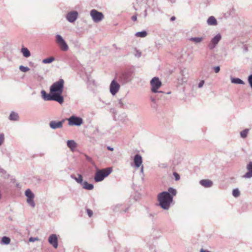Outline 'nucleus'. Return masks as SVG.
Segmentation results:
<instances>
[{"mask_svg":"<svg viewBox=\"0 0 252 252\" xmlns=\"http://www.w3.org/2000/svg\"><path fill=\"white\" fill-rule=\"evenodd\" d=\"M177 190L170 187L167 191H162L158 195V200L159 206L163 209L168 210L173 201V197L177 194Z\"/></svg>","mask_w":252,"mask_h":252,"instance_id":"obj_1","label":"nucleus"},{"mask_svg":"<svg viewBox=\"0 0 252 252\" xmlns=\"http://www.w3.org/2000/svg\"><path fill=\"white\" fill-rule=\"evenodd\" d=\"M64 80L63 79L54 83L50 88V92L56 98V101L60 104L63 102L64 99L62 95L63 90Z\"/></svg>","mask_w":252,"mask_h":252,"instance_id":"obj_2","label":"nucleus"},{"mask_svg":"<svg viewBox=\"0 0 252 252\" xmlns=\"http://www.w3.org/2000/svg\"><path fill=\"white\" fill-rule=\"evenodd\" d=\"M112 172V167H108L102 169H97L94 177V180L96 182L103 181Z\"/></svg>","mask_w":252,"mask_h":252,"instance_id":"obj_3","label":"nucleus"},{"mask_svg":"<svg viewBox=\"0 0 252 252\" xmlns=\"http://www.w3.org/2000/svg\"><path fill=\"white\" fill-rule=\"evenodd\" d=\"M150 85L151 87V90L154 93H163L162 91H158V89L162 85L161 82L158 77H154L150 81Z\"/></svg>","mask_w":252,"mask_h":252,"instance_id":"obj_4","label":"nucleus"},{"mask_svg":"<svg viewBox=\"0 0 252 252\" xmlns=\"http://www.w3.org/2000/svg\"><path fill=\"white\" fill-rule=\"evenodd\" d=\"M56 41L62 51H66L68 50L67 44L61 35L57 34L56 35Z\"/></svg>","mask_w":252,"mask_h":252,"instance_id":"obj_5","label":"nucleus"},{"mask_svg":"<svg viewBox=\"0 0 252 252\" xmlns=\"http://www.w3.org/2000/svg\"><path fill=\"white\" fill-rule=\"evenodd\" d=\"M25 195L27 197V202L32 207L34 208L35 206V204L33 200V198H34V194L32 191V190L28 189L25 191Z\"/></svg>","mask_w":252,"mask_h":252,"instance_id":"obj_6","label":"nucleus"},{"mask_svg":"<svg viewBox=\"0 0 252 252\" xmlns=\"http://www.w3.org/2000/svg\"><path fill=\"white\" fill-rule=\"evenodd\" d=\"M91 16L93 21L96 23L101 21L104 18L102 13L97 11L95 9H93L90 12Z\"/></svg>","mask_w":252,"mask_h":252,"instance_id":"obj_7","label":"nucleus"},{"mask_svg":"<svg viewBox=\"0 0 252 252\" xmlns=\"http://www.w3.org/2000/svg\"><path fill=\"white\" fill-rule=\"evenodd\" d=\"M68 120L69 126H80L83 124V119L75 116H71Z\"/></svg>","mask_w":252,"mask_h":252,"instance_id":"obj_8","label":"nucleus"},{"mask_svg":"<svg viewBox=\"0 0 252 252\" xmlns=\"http://www.w3.org/2000/svg\"><path fill=\"white\" fill-rule=\"evenodd\" d=\"M221 39V35L220 33L217 34L212 38L209 43L208 47L210 50L214 49Z\"/></svg>","mask_w":252,"mask_h":252,"instance_id":"obj_9","label":"nucleus"},{"mask_svg":"<svg viewBox=\"0 0 252 252\" xmlns=\"http://www.w3.org/2000/svg\"><path fill=\"white\" fill-rule=\"evenodd\" d=\"M120 88L119 84L115 80L112 81L110 85V92L112 95H115L119 91Z\"/></svg>","mask_w":252,"mask_h":252,"instance_id":"obj_10","label":"nucleus"},{"mask_svg":"<svg viewBox=\"0 0 252 252\" xmlns=\"http://www.w3.org/2000/svg\"><path fill=\"white\" fill-rule=\"evenodd\" d=\"M119 81L123 84H126L131 80V75L129 73H123L119 77Z\"/></svg>","mask_w":252,"mask_h":252,"instance_id":"obj_11","label":"nucleus"},{"mask_svg":"<svg viewBox=\"0 0 252 252\" xmlns=\"http://www.w3.org/2000/svg\"><path fill=\"white\" fill-rule=\"evenodd\" d=\"M41 96L43 99L45 101H51L53 100L56 101V98L54 95L50 92L49 94H47L45 91L42 90L41 91Z\"/></svg>","mask_w":252,"mask_h":252,"instance_id":"obj_12","label":"nucleus"},{"mask_svg":"<svg viewBox=\"0 0 252 252\" xmlns=\"http://www.w3.org/2000/svg\"><path fill=\"white\" fill-rule=\"evenodd\" d=\"M78 12L76 11H72L66 15V19L70 23L74 22L77 18Z\"/></svg>","mask_w":252,"mask_h":252,"instance_id":"obj_13","label":"nucleus"},{"mask_svg":"<svg viewBox=\"0 0 252 252\" xmlns=\"http://www.w3.org/2000/svg\"><path fill=\"white\" fill-rule=\"evenodd\" d=\"M48 242L53 246V247L57 249L58 247V237L56 234H51L48 238Z\"/></svg>","mask_w":252,"mask_h":252,"instance_id":"obj_14","label":"nucleus"},{"mask_svg":"<svg viewBox=\"0 0 252 252\" xmlns=\"http://www.w3.org/2000/svg\"><path fill=\"white\" fill-rule=\"evenodd\" d=\"M63 122L64 120L59 122L52 121L50 122L49 126L50 127L53 129L62 128L63 127Z\"/></svg>","mask_w":252,"mask_h":252,"instance_id":"obj_15","label":"nucleus"},{"mask_svg":"<svg viewBox=\"0 0 252 252\" xmlns=\"http://www.w3.org/2000/svg\"><path fill=\"white\" fill-rule=\"evenodd\" d=\"M142 162V157L139 155L136 154L134 157V165L136 168H138L140 166Z\"/></svg>","mask_w":252,"mask_h":252,"instance_id":"obj_16","label":"nucleus"},{"mask_svg":"<svg viewBox=\"0 0 252 252\" xmlns=\"http://www.w3.org/2000/svg\"><path fill=\"white\" fill-rule=\"evenodd\" d=\"M247 169L248 172H247L243 177L245 178H250L252 177V162H250L247 165Z\"/></svg>","mask_w":252,"mask_h":252,"instance_id":"obj_17","label":"nucleus"},{"mask_svg":"<svg viewBox=\"0 0 252 252\" xmlns=\"http://www.w3.org/2000/svg\"><path fill=\"white\" fill-rule=\"evenodd\" d=\"M199 183L201 185L205 188H210L213 185V182L209 180H201Z\"/></svg>","mask_w":252,"mask_h":252,"instance_id":"obj_18","label":"nucleus"},{"mask_svg":"<svg viewBox=\"0 0 252 252\" xmlns=\"http://www.w3.org/2000/svg\"><path fill=\"white\" fill-rule=\"evenodd\" d=\"M185 69H182L180 71L181 77L180 78L179 80L181 82V83H185L188 81V76L185 74Z\"/></svg>","mask_w":252,"mask_h":252,"instance_id":"obj_19","label":"nucleus"},{"mask_svg":"<svg viewBox=\"0 0 252 252\" xmlns=\"http://www.w3.org/2000/svg\"><path fill=\"white\" fill-rule=\"evenodd\" d=\"M81 185H82L83 189L89 190H92L94 188L93 184L89 183L87 181H84Z\"/></svg>","mask_w":252,"mask_h":252,"instance_id":"obj_20","label":"nucleus"},{"mask_svg":"<svg viewBox=\"0 0 252 252\" xmlns=\"http://www.w3.org/2000/svg\"><path fill=\"white\" fill-rule=\"evenodd\" d=\"M70 177L80 185L84 182L83 180V177L81 174H78V177H76L74 175H71Z\"/></svg>","mask_w":252,"mask_h":252,"instance_id":"obj_21","label":"nucleus"},{"mask_svg":"<svg viewBox=\"0 0 252 252\" xmlns=\"http://www.w3.org/2000/svg\"><path fill=\"white\" fill-rule=\"evenodd\" d=\"M207 23L210 26H216L217 25V21L214 16H210L207 20Z\"/></svg>","mask_w":252,"mask_h":252,"instance_id":"obj_22","label":"nucleus"},{"mask_svg":"<svg viewBox=\"0 0 252 252\" xmlns=\"http://www.w3.org/2000/svg\"><path fill=\"white\" fill-rule=\"evenodd\" d=\"M21 51L24 57L28 58L31 56V53L27 48L22 47Z\"/></svg>","mask_w":252,"mask_h":252,"instance_id":"obj_23","label":"nucleus"},{"mask_svg":"<svg viewBox=\"0 0 252 252\" xmlns=\"http://www.w3.org/2000/svg\"><path fill=\"white\" fill-rule=\"evenodd\" d=\"M67 146L71 151H73L76 147V143L74 140H68L67 141Z\"/></svg>","mask_w":252,"mask_h":252,"instance_id":"obj_24","label":"nucleus"},{"mask_svg":"<svg viewBox=\"0 0 252 252\" xmlns=\"http://www.w3.org/2000/svg\"><path fill=\"white\" fill-rule=\"evenodd\" d=\"M231 82L232 83L236 84H245V82L239 78H231Z\"/></svg>","mask_w":252,"mask_h":252,"instance_id":"obj_25","label":"nucleus"},{"mask_svg":"<svg viewBox=\"0 0 252 252\" xmlns=\"http://www.w3.org/2000/svg\"><path fill=\"white\" fill-rule=\"evenodd\" d=\"M9 119L11 121H17L19 119V115L17 113L12 112L9 115Z\"/></svg>","mask_w":252,"mask_h":252,"instance_id":"obj_26","label":"nucleus"},{"mask_svg":"<svg viewBox=\"0 0 252 252\" xmlns=\"http://www.w3.org/2000/svg\"><path fill=\"white\" fill-rule=\"evenodd\" d=\"M204 39V38L203 37H195L190 38L189 40L194 42L195 43H199L202 42Z\"/></svg>","mask_w":252,"mask_h":252,"instance_id":"obj_27","label":"nucleus"},{"mask_svg":"<svg viewBox=\"0 0 252 252\" xmlns=\"http://www.w3.org/2000/svg\"><path fill=\"white\" fill-rule=\"evenodd\" d=\"M10 243V239L7 236H3L1 239V244L8 245Z\"/></svg>","mask_w":252,"mask_h":252,"instance_id":"obj_28","label":"nucleus"},{"mask_svg":"<svg viewBox=\"0 0 252 252\" xmlns=\"http://www.w3.org/2000/svg\"><path fill=\"white\" fill-rule=\"evenodd\" d=\"M147 32L143 31L141 32H137L135 33V35L137 37H145L147 36Z\"/></svg>","mask_w":252,"mask_h":252,"instance_id":"obj_29","label":"nucleus"},{"mask_svg":"<svg viewBox=\"0 0 252 252\" xmlns=\"http://www.w3.org/2000/svg\"><path fill=\"white\" fill-rule=\"evenodd\" d=\"M122 207V204H117L112 207L113 210L115 212H122V210L121 208Z\"/></svg>","mask_w":252,"mask_h":252,"instance_id":"obj_30","label":"nucleus"},{"mask_svg":"<svg viewBox=\"0 0 252 252\" xmlns=\"http://www.w3.org/2000/svg\"><path fill=\"white\" fill-rule=\"evenodd\" d=\"M249 131V129H245L240 132L241 137L243 138H245L247 137L248 132Z\"/></svg>","mask_w":252,"mask_h":252,"instance_id":"obj_31","label":"nucleus"},{"mask_svg":"<svg viewBox=\"0 0 252 252\" xmlns=\"http://www.w3.org/2000/svg\"><path fill=\"white\" fill-rule=\"evenodd\" d=\"M55 60V58L53 57H50L48 58H46L44 59L42 61V63H50L53 62Z\"/></svg>","mask_w":252,"mask_h":252,"instance_id":"obj_32","label":"nucleus"},{"mask_svg":"<svg viewBox=\"0 0 252 252\" xmlns=\"http://www.w3.org/2000/svg\"><path fill=\"white\" fill-rule=\"evenodd\" d=\"M0 173L1 174V176L4 178H8L9 175L6 172V171L2 168H0Z\"/></svg>","mask_w":252,"mask_h":252,"instance_id":"obj_33","label":"nucleus"},{"mask_svg":"<svg viewBox=\"0 0 252 252\" xmlns=\"http://www.w3.org/2000/svg\"><path fill=\"white\" fill-rule=\"evenodd\" d=\"M157 97V95H155V96H151L150 97V100L153 102L152 107L154 108H156L157 107V103H156Z\"/></svg>","mask_w":252,"mask_h":252,"instance_id":"obj_34","label":"nucleus"},{"mask_svg":"<svg viewBox=\"0 0 252 252\" xmlns=\"http://www.w3.org/2000/svg\"><path fill=\"white\" fill-rule=\"evenodd\" d=\"M240 194L239 190L238 189H234L232 191V195L235 197H238Z\"/></svg>","mask_w":252,"mask_h":252,"instance_id":"obj_35","label":"nucleus"},{"mask_svg":"<svg viewBox=\"0 0 252 252\" xmlns=\"http://www.w3.org/2000/svg\"><path fill=\"white\" fill-rule=\"evenodd\" d=\"M19 69L22 72H27L28 71H29L30 70V68L27 66L20 65L19 66Z\"/></svg>","mask_w":252,"mask_h":252,"instance_id":"obj_36","label":"nucleus"},{"mask_svg":"<svg viewBox=\"0 0 252 252\" xmlns=\"http://www.w3.org/2000/svg\"><path fill=\"white\" fill-rule=\"evenodd\" d=\"M117 106L120 108H124L125 106V104L123 103L122 99H120L119 100L118 103L117 104Z\"/></svg>","mask_w":252,"mask_h":252,"instance_id":"obj_37","label":"nucleus"},{"mask_svg":"<svg viewBox=\"0 0 252 252\" xmlns=\"http://www.w3.org/2000/svg\"><path fill=\"white\" fill-rule=\"evenodd\" d=\"M84 156L86 158V159H87V160L88 161H89V162H90L92 164H94V162L93 159L91 157H89L88 155H87L86 154H84Z\"/></svg>","mask_w":252,"mask_h":252,"instance_id":"obj_38","label":"nucleus"},{"mask_svg":"<svg viewBox=\"0 0 252 252\" xmlns=\"http://www.w3.org/2000/svg\"><path fill=\"white\" fill-rule=\"evenodd\" d=\"M4 135L3 133H0V146H1L4 142Z\"/></svg>","mask_w":252,"mask_h":252,"instance_id":"obj_39","label":"nucleus"},{"mask_svg":"<svg viewBox=\"0 0 252 252\" xmlns=\"http://www.w3.org/2000/svg\"><path fill=\"white\" fill-rule=\"evenodd\" d=\"M173 176L175 177V179L176 181H178V180H180V176L179 174L178 173H177L176 172H174L173 173Z\"/></svg>","mask_w":252,"mask_h":252,"instance_id":"obj_40","label":"nucleus"},{"mask_svg":"<svg viewBox=\"0 0 252 252\" xmlns=\"http://www.w3.org/2000/svg\"><path fill=\"white\" fill-rule=\"evenodd\" d=\"M39 239L37 237H30L29 238V241L31 242H34L36 241H38Z\"/></svg>","mask_w":252,"mask_h":252,"instance_id":"obj_41","label":"nucleus"},{"mask_svg":"<svg viewBox=\"0 0 252 252\" xmlns=\"http://www.w3.org/2000/svg\"><path fill=\"white\" fill-rule=\"evenodd\" d=\"M248 82H249V83L250 84L251 87L252 89V74L250 75L248 77Z\"/></svg>","mask_w":252,"mask_h":252,"instance_id":"obj_42","label":"nucleus"},{"mask_svg":"<svg viewBox=\"0 0 252 252\" xmlns=\"http://www.w3.org/2000/svg\"><path fill=\"white\" fill-rule=\"evenodd\" d=\"M87 212L89 217H91L93 215V211L90 209H87Z\"/></svg>","mask_w":252,"mask_h":252,"instance_id":"obj_43","label":"nucleus"},{"mask_svg":"<svg viewBox=\"0 0 252 252\" xmlns=\"http://www.w3.org/2000/svg\"><path fill=\"white\" fill-rule=\"evenodd\" d=\"M134 55L136 57L139 58L141 56V52L138 50H136V52Z\"/></svg>","mask_w":252,"mask_h":252,"instance_id":"obj_44","label":"nucleus"},{"mask_svg":"<svg viewBox=\"0 0 252 252\" xmlns=\"http://www.w3.org/2000/svg\"><path fill=\"white\" fill-rule=\"evenodd\" d=\"M214 70L216 73H218L220 71V66H217L214 67Z\"/></svg>","mask_w":252,"mask_h":252,"instance_id":"obj_45","label":"nucleus"},{"mask_svg":"<svg viewBox=\"0 0 252 252\" xmlns=\"http://www.w3.org/2000/svg\"><path fill=\"white\" fill-rule=\"evenodd\" d=\"M204 80L200 81L198 85V88H202L203 87V86L204 85Z\"/></svg>","mask_w":252,"mask_h":252,"instance_id":"obj_46","label":"nucleus"},{"mask_svg":"<svg viewBox=\"0 0 252 252\" xmlns=\"http://www.w3.org/2000/svg\"><path fill=\"white\" fill-rule=\"evenodd\" d=\"M159 166L161 168H166L167 167V164L166 163H161Z\"/></svg>","mask_w":252,"mask_h":252,"instance_id":"obj_47","label":"nucleus"},{"mask_svg":"<svg viewBox=\"0 0 252 252\" xmlns=\"http://www.w3.org/2000/svg\"><path fill=\"white\" fill-rule=\"evenodd\" d=\"M131 19L132 21H135L137 20V16L136 15H133L132 17H131Z\"/></svg>","mask_w":252,"mask_h":252,"instance_id":"obj_48","label":"nucleus"},{"mask_svg":"<svg viewBox=\"0 0 252 252\" xmlns=\"http://www.w3.org/2000/svg\"><path fill=\"white\" fill-rule=\"evenodd\" d=\"M107 149L108 150H110L111 151H113L114 150V148H112V147H111L110 146H108L107 147Z\"/></svg>","mask_w":252,"mask_h":252,"instance_id":"obj_49","label":"nucleus"},{"mask_svg":"<svg viewBox=\"0 0 252 252\" xmlns=\"http://www.w3.org/2000/svg\"><path fill=\"white\" fill-rule=\"evenodd\" d=\"M175 19H176V18H175V16H172V17L171 18L170 20H171V21H174V20H175Z\"/></svg>","mask_w":252,"mask_h":252,"instance_id":"obj_50","label":"nucleus"},{"mask_svg":"<svg viewBox=\"0 0 252 252\" xmlns=\"http://www.w3.org/2000/svg\"><path fill=\"white\" fill-rule=\"evenodd\" d=\"M200 252H210L208 251L204 250L203 249H202L200 250Z\"/></svg>","mask_w":252,"mask_h":252,"instance_id":"obj_51","label":"nucleus"},{"mask_svg":"<svg viewBox=\"0 0 252 252\" xmlns=\"http://www.w3.org/2000/svg\"><path fill=\"white\" fill-rule=\"evenodd\" d=\"M244 49L245 51H248V47L246 46H244Z\"/></svg>","mask_w":252,"mask_h":252,"instance_id":"obj_52","label":"nucleus"},{"mask_svg":"<svg viewBox=\"0 0 252 252\" xmlns=\"http://www.w3.org/2000/svg\"><path fill=\"white\" fill-rule=\"evenodd\" d=\"M154 217V215L152 214H149V217H152V218H153Z\"/></svg>","mask_w":252,"mask_h":252,"instance_id":"obj_53","label":"nucleus"},{"mask_svg":"<svg viewBox=\"0 0 252 252\" xmlns=\"http://www.w3.org/2000/svg\"><path fill=\"white\" fill-rule=\"evenodd\" d=\"M147 15V10H145V17H146Z\"/></svg>","mask_w":252,"mask_h":252,"instance_id":"obj_54","label":"nucleus"},{"mask_svg":"<svg viewBox=\"0 0 252 252\" xmlns=\"http://www.w3.org/2000/svg\"><path fill=\"white\" fill-rule=\"evenodd\" d=\"M128 209V208H127L126 209H125L123 211L124 212H126Z\"/></svg>","mask_w":252,"mask_h":252,"instance_id":"obj_55","label":"nucleus"},{"mask_svg":"<svg viewBox=\"0 0 252 252\" xmlns=\"http://www.w3.org/2000/svg\"><path fill=\"white\" fill-rule=\"evenodd\" d=\"M143 167L142 166L141 168V171H143Z\"/></svg>","mask_w":252,"mask_h":252,"instance_id":"obj_56","label":"nucleus"},{"mask_svg":"<svg viewBox=\"0 0 252 252\" xmlns=\"http://www.w3.org/2000/svg\"><path fill=\"white\" fill-rule=\"evenodd\" d=\"M167 94H170V92H168L167 93Z\"/></svg>","mask_w":252,"mask_h":252,"instance_id":"obj_57","label":"nucleus"}]
</instances>
